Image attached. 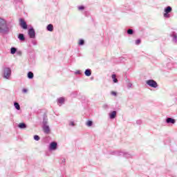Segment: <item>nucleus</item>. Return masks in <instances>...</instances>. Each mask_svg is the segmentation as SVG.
I'll return each instance as SVG.
<instances>
[{
	"instance_id": "obj_1",
	"label": "nucleus",
	"mask_w": 177,
	"mask_h": 177,
	"mask_svg": "<svg viewBox=\"0 0 177 177\" xmlns=\"http://www.w3.org/2000/svg\"><path fill=\"white\" fill-rule=\"evenodd\" d=\"M9 26H8V23L6 21L0 17V34H9Z\"/></svg>"
},
{
	"instance_id": "obj_2",
	"label": "nucleus",
	"mask_w": 177,
	"mask_h": 177,
	"mask_svg": "<svg viewBox=\"0 0 177 177\" xmlns=\"http://www.w3.org/2000/svg\"><path fill=\"white\" fill-rule=\"evenodd\" d=\"M12 76V69L9 67H6L3 70V78L4 80H10V77Z\"/></svg>"
},
{
	"instance_id": "obj_3",
	"label": "nucleus",
	"mask_w": 177,
	"mask_h": 177,
	"mask_svg": "<svg viewBox=\"0 0 177 177\" xmlns=\"http://www.w3.org/2000/svg\"><path fill=\"white\" fill-rule=\"evenodd\" d=\"M164 12L163 17L165 19H169V17H171V15H169V13L172 12V8L171 6H167L165 8Z\"/></svg>"
},
{
	"instance_id": "obj_4",
	"label": "nucleus",
	"mask_w": 177,
	"mask_h": 177,
	"mask_svg": "<svg viewBox=\"0 0 177 177\" xmlns=\"http://www.w3.org/2000/svg\"><path fill=\"white\" fill-rule=\"evenodd\" d=\"M147 85L149 86L151 88H158V84H157V82L153 80H149L146 81Z\"/></svg>"
},
{
	"instance_id": "obj_5",
	"label": "nucleus",
	"mask_w": 177,
	"mask_h": 177,
	"mask_svg": "<svg viewBox=\"0 0 177 177\" xmlns=\"http://www.w3.org/2000/svg\"><path fill=\"white\" fill-rule=\"evenodd\" d=\"M48 149L50 151H55V150H57V142H52L50 143Z\"/></svg>"
},
{
	"instance_id": "obj_6",
	"label": "nucleus",
	"mask_w": 177,
	"mask_h": 177,
	"mask_svg": "<svg viewBox=\"0 0 177 177\" xmlns=\"http://www.w3.org/2000/svg\"><path fill=\"white\" fill-rule=\"evenodd\" d=\"M116 156H123L126 158H129L131 157V154L128 153V152H123V151H118L115 153Z\"/></svg>"
},
{
	"instance_id": "obj_7",
	"label": "nucleus",
	"mask_w": 177,
	"mask_h": 177,
	"mask_svg": "<svg viewBox=\"0 0 177 177\" xmlns=\"http://www.w3.org/2000/svg\"><path fill=\"white\" fill-rule=\"evenodd\" d=\"M28 35L30 37V38H35V30L33 29V28H30L28 30Z\"/></svg>"
},
{
	"instance_id": "obj_8",
	"label": "nucleus",
	"mask_w": 177,
	"mask_h": 177,
	"mask_svg": "<svg viewBox=\"0 0 177 177\" xmlns=\"http://www.w3.org/2000/svg\"><path fill=\"white\" fill-rule=\"evenodd\" d=\"M19 26L24 28V30H27V23L24 21V19H19Z\"/></svg>"
},
{
	"instance_id": "obj_9",
	"label": "nucleus",
	"mask_w": 177,
	"mask_h": 177,
	"mask_svg": "<svg viewBox=\"0 0 177 177\" xmlns=\"http://www.w3.org/2000/svg\"><path fill=\"white\" fill-rule=\"evenodd\" d=\"M115 117H117V111H113L109 113V118H111V120H114Z\"/></svg>"
},
{
	"instance_id": "obj_10",
	"label": "nucleus",
	"mask_w": 177,
	"mask_h": 177,
	"mask_svg": "<svg viewBox=\"0 0 177 177\" xmlns=\"http://www.w3.org/2000/svg\"><path fill=\"white\" fill-rule=\"evenodd\" d=\"M43 130L44 133H49L50 132V129L49 128V125H44L43 126Z\"/></svg>"
},
{
	"instance_id": "obj_11",
	"label": "nucleus",
	"mask_w": 177,
	"mask_h": 177,
	"mask_svg": "<svg viewBox=\"0 0 177 177\" xmlns=\"http://www.w3.org/2000/svg\"><path fill=\"white\" fill-rule=\"evenodd\" d=\"M166 122L167 124H175L176 121L175 119H173L172 118H167L166 119Z\"/></svg>"
},
{
	"instance_id": "obj_12",
	"label": "nucleus",
	"mask_w": 177,
	"mask_h": 177,
	"mask_svg": "<svg viewBox=\"0 0 177 177\" xmlns=\"http://www.w3.org/2000/svg\"><path fill=\"white\" fill-rule=\"evenodd\" d=\"M65 100H66L64 99V97L58 98L57 100L58 104H59V106H62V104H64Z\"/></svg>"
},
{
	"instance_id": "obj_13",
	"label": "nucleus",
	"mask_w": 177,
	"mask_h": 177,
	"mask_svg": "<svg viewBox=\"0 0 177 177\" xmlns=\"http://www.w3.org/2000/svg\"><path fill=\"white\" fill-rule=\"evenodd\" d=\"M84 74L86 77H91L92 75V71H91V69H86Z\"/></svg>"
},
{
	"instance_id": "obj_14",
	"label": "nucleus",
	"mask_w": 177,
	"mask_h": 177,
	"mask_svg": "<svg viewBox=\"0 0 177 177\" xmlns=\"http://www.w3.org/2000/svg\"><path fill=\"white\" fill-rule=\"evenodd\" d=\"M18 127L20 129H26V128H27V125L26 124V123H19Z\"/></svg>"
},
{
	"instance_id": "obj_15",
	"label": "nucleus",
	"mask_w": 177,
	"mask_h": 177,
	"mask_svg": "<svg viewBox=\"0 0 177 177\" xmlns=\"http://www.w3.org/2000/svg\"><path fill=\"white\" fill-rule=\"evenodd\" d=\"M18 38L20 41H26V37H24V35L23 33H20L18 35Z\"/></svg>"
},
{
	"instance_id": "obj_16",
	"label": "nucleus",
	"mask_w": 177,
	"mask_h": 177,
	"mask_svg": "<svg viewBox=\"0 0 177 177\" xmlns=\"http://www.w3.org/2000/svg\"><path fill=\"white\" fill-rule=\"evenodd\" d=\"M47 30L48 31H50V32H52V31H53V25H52V24H48V26H47Z\"/></svg>"
},
{
	"instance_id": "obj_17",
	"label": "nucleus",
	"mask_w": 177,
	"mask_h": 177,
	"mask_svg": "<svg viewBox=\"0 0 177 177\" xmlns=\"http://www.w3.org/2000/svg\"><path fill=\"white\" fill-rule=\"evenodd\" d=\"M172 38H173V42H174L175 44H176L177 42V35L176 33H173V35H171Z\"/></svg>"
},
{
	"instance_id": "obj_18",
	"label": "nucleus",
	"mask_w": 177,
	"mask_h": 177,
	"mask_svg": "<svg viewBox=\"0 0 177 177\" xmlns=\"http://www.w3.org/2000/svg\"><path fill=\"white\" fill-rule=\"evenodd\" d=\"M16 52H17V48H16L15 47H12L10 49L11 55H15V53H16Z\"/></svg>"
},
{
	"instance_id": "obj_19",
	"label": "nucleus",
	"mask_w": 177,
	"mask_h": 177,
	"mask_svg": "<svg viewBox=\"0 0 177 177\" xmlns=\"http://www.w3.org/2000/svg\"><path fill=\"white\" fill-rule=\"evenodd\" d=\"M28 78H29V80H32V78H34V73H32V72H28Z\"/></svg>"
},
{
	"instance_id": "obj_20",
	"label": "nucleus",
	"mask_w": 177,
	"mask_h": 177,
	"mask_svg": "<svg viewBox=\"0 0 177 177\" xmlns=\"http://www.w3.org/2000/svg\"><path fill=\"white\" fill-rule=\"evenodd\" d=\"M112 80L115 84H117L118 82V80H117L116 75L115 74L112 75Z\"/></svg>"
},
{
	"instance_id": "obj_21",
	"label": "nucleus",
	"mask_w": 177,
	"mask_h": 177,
	"mask_svg": "<svg viewBox=\"0 0 177 177\" xmlns=\"http://www.w3.org/2000/svg\"><path fill=\"white\" fill-rule=\"evenodd\" d=\"M14 106L17 110H20V104L18 102H15Z\"/></svg>"
},
{
	"instance_id": "obj_22",
	"label": "nucleus",
	"mask_w": 177,
	"mask_h": 177,
	"mask_svg": "<svg viewBox=\"0 0 177 177\" xmlns=\"http://www.w3.org/2000/svg\"><path fill=\"white\" fill-rule=\"evenodd\" d=\"M92 124H93V122H92L91 120H88V121L86 122V125L87 127H92Z\"/></svg>"
},
{
	"instance_id": "obj_23",
	"label": "nucleus",
	"mask_w": 177,
	"mask_h": 177,
	"mask_svg": "<svg viewBox=\"0 0 177 177\" xmlns=\"http://www.w3.org/2000/svg\"><path fill=\"white\" fill-rule=\"evenodd\" d=\"M127 34H129V35H132V34H133V30L132 29H129L127 30Z\"/></svg>"
},
{
	"instance_id": "obj_24",
	"label": "nucleus",
	"mask_w": 177,
	"mask_h": 177,
	"mask_svg": "<svg viewBox=\"0 0 177 177\" xmlns=\"http://www.w3.org/2000/svg\"><path fill=\"white\" fill-rule=\"evenodd\" d=\"M48 125V119L44 118L43 120V126Z\"/></svg>"
},
{
	"instance_id": "obj_25",
	"label": "nucleus",
	"mask_w": 177,
	"mask_h": 177,
	"mask_svg": "<svg viewBox=\"0 0 177 177\" xmlns=\"http://www.w3.org/2000/svg\"><path fill=\"white\" fill-rule=\"evenodd\" d=\"M78 10H84L85 9V7L84 6H80L77 7Z\"/></svg>"
},
{
	"instance_id": "obj_26",
	"label": "nucleus",
	"mask_w": 177,
	"mask_h": 177,
	"mask_svg": "<svg viewBox=\"0 0 177 177\" xmlns=\"http://www.w3.org/2000/svg\"><path fill=\"white\" fill-rule=\"evenodd\" d=\"M69 125H70V127H75V123H74L73 121H70Z\"/></svg>"
},
{
	"instance_id": "obj_27",
	"label": "nucleus",
	"mask_w": 177,
	"mask_h": 177,
	"mask_svg": "<svg viewBox=\"0 0 177 177\" xmlns=\"http://www.w3.org/2000/svg\"><path fill=\"white\" fill-rule=\"evenodd\" d=\"M61 164H66V158H61Z\"/></svg>"
},
{
	"instance_id": "obj_28",
	"label": "nucleus",
	"mask_w": 177,
	"mask_h": 177,
	"mask_svg": "<svg viewBox=\"0 0 177 177\" xmlns=\"http://www.w3.org/2000/svg\"><path fill=\"white\" fill-rule=\"evenodd\" d=\"M84 44H85V41H84V39H80L79 41V45H84Z\"/></svg>"
},
{
	"instance_id": "obj_29",
	"label": "nucleus",
	"mask_w": 177,
	"mask_h": 177,
	"mask_svg": "<svg viewBox=\"0 0 177 177\" xmlns=\"http://www.w3.org/2000/svg\"><path fill=\"white\" fill-rule=\"evenodd\" d=\"M39 139H40V138L38 136H37V135L34 136V140H37V142H38V140H39Z\"/></svg>"
},
{
	"instance_id": "obj_30",
	"label": "nucleus",
	"mask_w": 177,
	"mask_h": 177,
	"mask_svg": "<svg viewBox=\"0 0 177 177\" xmlns=\"http://www.w3.org/2000/svg\"><path fill=\"white\" fill-rule=\"evenodd\" d=\"M139 44H140V39H137L136 41V45H139Z\"/></svg>"
},
{
	"instance_id": "obj_31",
	"label": "nucleus",
	"mask_w": 177,
	"mask_h": 177,
	"mask_svg": "<svg viewBox=\"0 0 177 177\" xmlns=\"http://www.w3.org/2000/svg\"><path fill=\"white\" fill-rule=\"evenodd\" d=\"M111 95H113V96H117V93L115 91H111Z\"/></svg>"
},
{
	"instance_id": "obj_32",
	"label": "nucleus",
	"mask_w": 177,
	"mask_h": 177,
	"mask_svg": "<svg viewBox=\"0 0 177 177\" xmlns=\"http://www.w3.org/2000/svg\"><path fill=\"white\" fill-rule=\"evenodd\" d=\"M22 92H23V93H27V92H28V90H27V89H26V88H24V89L22 90Z\"/></svg>"
},
{
	"instance_id": "obj_33",
	"label": "nucleus",
	"mask_w": 177,
	"mask_h": 177,
	"mask_svg": "<svg viewBox=\"0 0 177 177\" xmlns=\"http://www.w3.org/2000/svg\"><path fill=\"white\" fill-rule=\"evenodd\" d=\"M75 74L80 75L81 74V71H77L75 72Z\"/></svg>"
},
{
	"instance_id": "obj_34",
	"label": "nucleus",
	"mask_w": 177,
	"mask_h": 177,
	"mask_svg": "<svg viewBox=\"0 0 177 177\" xmlns=\"http://www.w3.org/2000/svg\"><path fill=\"white\" fill-rule=\"evenodd\" d=\"M103 107H104V109H109V105H107V104H104V105H103Z\"/></svg>"
}]
</instances>
